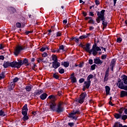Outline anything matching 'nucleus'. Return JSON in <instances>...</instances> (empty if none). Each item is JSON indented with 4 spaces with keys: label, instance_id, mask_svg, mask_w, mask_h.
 <instances>
[{
    "label": "nucleus",
    "instance_id": "nucleus-57",
    "mask_svg": "<svg viewBox=\"0 0 127 127\" xmlns=\"http://www.w3.org/2000/svg\"><path fill=\"white\" fill-rule=\"evenodd\" d=\"M31 32H32V31H26L25 32V34H26V35H28V34H29V33H31Z\"/></svg>",
    "mask_w": 127,
    "mask_h": 127
},
{
    "label": "nucleus",
    "instance_id": "nucleus-55",
    "mask_svg": "<svg viewBox=\"0 0 127 127\" xmlns=\"http://www.w3.org/2000/svg\"><path fill=\"white\" fill-rule=\"evenodd\" d=\"M58 36H61V33L60 32H58L57 33V37H58Z\"/></svg>",
    "mask_w": 127,
    "mask_h": 127
},
{
    "label": "nucleus",
    "instance_id": "nucleus-54",
    "mask_svg": "<svg viewBox=\"0 0 127 127\" xmlns=\"http://www.w3.org/2000/svg\"><path fill=\"white\" fill-rule=\"evenodd\" d=\"M89 63L90 64V65H92V64H93V60H89Z\"/></svg>",
    "mask_w": 127,
    "mask_h": 127
},
{
    "label": "nucleus",
    "instance_id": "nucleus-44",
    "mask_svg": "<svg viewBox=\"0 0 127 127\" xmlns=\"http://www.w3.org/2000/svg\"><path fill=\"white\" fill-rule=\"evenodd\" d=\"M122 38H117V42H118V43H121L122 42Z\"/></svg>",
    "mask_w": 127,
    "mask_h": 127
},
{
    "label": "nucleus",
    "instance_id": "nucleus-41",
    "mask_svg": "<svg viewBox=\"0 0 127 127\" xmlns=\"http://www.w3.org/2000/svg\"><path fill=\"white\" fill-rule=\"evenodd\" d=\"M127 119V115H123L122 117V120H123V121H126V120Z\"/></svg>",
    "mask_w": 127,
    "mask_h": 127
},
{
    "label": "nucleus",
    "instance_id": "nucleus-6",
    "mask_svg": "<svg viewBox=\"0 0 127 127\" xmlns=\"http://www.w3.org/2000/svg\"><path fill=\"white\" fill-rule=\"evenodd\" d=\"M87 97V94L86 93H83L80 95V97L77 100L79 104H83L84 101H85V98Z\"/></svg>",
    "mask_w": 127,
    "mask_h": 127
},
{
    "label": "nucleus",
    "instance_id": "nucleus-38",
    "mask_svg": "<svg viewBox=\"0 0 127 127\" xmlns=\"http://www.w3.org/2000/svg\"><path fill=\"white\" fill-rule=\"evenodd\" d=\"M27 112L28 111L25 110H22V114L23 115V116H26L27 115Z\"/></svg>",
    "mask_w": 127,
    "mask_h": 127
},
{
    "label": "nucleus",
    "instance_id": "nucleus-61",
    "mask_svg": "<svg viewBox=\"0 0 127 127\" xmlns=\"http://www.w3.org/2000/svg\"><path fill=\"white\" fill-rule=\"evenodd\" d=\"M82 13H83L84 16H86V15H87V13L85 12L84 11H83V12H82Z\"/></svg>",
    "mask_w": 127,
    "mask_h": 127
},
{
    "label": "nucleus",
    "instance_id": "nucleus-53",
    "mask_svg": "<svg viewBox=\"0 0 127 127\" xmlns=\"http://www.w3.org/2000/svg\"><path fill=\"white\" fill-rule=\"evenodd\" d=\"M64 49V46L61 45L60 46V50H63Z\"/></svg>",
    "mask_w": 127,
    "mask_h": 127
},
{
    "label": "nucleus",
    "instance_id": "nucleus-14",
    "mask_svg": "<svg viewBox=\"0 0 127 127\" xmlns=\"http://www.w3.org/2000/svg\"><path fill=\"white\" fill-rule=\"evenodd\" d=\"M91 45L90 44H87L85 46V48L84 49L85 51H86L87 52H88L90 54H91Z\"/></svg>",
    "mask_w": 127,
    "mask_h": 127
},
{
    "label": "nucleus",
    "instance_id": "nucleus-21",
    "mask_svg": "<svg viewBox=\"0 0 127 127\" xmlns=\"http://www.w3.org/2000/svg\"><path fill=\"white\" fill-rule=\"evenodd\" d=\"M47 94L43 93L40 96V99H41V100H45V99L47 98Z\"/></svg>",
    "mask_w": 127,
    "mask_h": 127
},
{
    "label": "nucleus",
    "instance_id": "nucleus-11",
    "mask_svg": "<svg viewBox=\"0 0 127 127\" xmlns=\"http://www.w3.org/2000/svg\"><path fill=\"white\" fill-rule=\"evenodd\" d=\"M74 75H75V73H72L70 75V80L72 83H76L77 82V79Z\"/></svg>",
    "mask_w": 127,
    "mask_h": 127
},
{
    "label": "nucleus",
    "instance_id": "nucleus-30",
    "mask_svg": "<svg viewBox=\"0 0 127 127\" xmlns=\"http://www.w3.org/2000/svg\"><path fill=\"white\" fill-rule=\"evenodd\" d=\"M42 93H43V90H39L35 92V94H36V95H40L41 94H42Z\"/></svg>",
    "mask_w": 127,
    "mask_h": 127
},
{
    "label": "nucleus",
    "instance_id": "nucleus-36",
    "mask_svg": "<svg viewBox=\"0 0 127 127\" xmlns=\"http://www.w3.org/2000/svg\"><path fill=\"white\" fill-rule=\"evenodd\" d=\"M88 37V35H82L79 37V39H84V38H87Z\"/></svg>",
    "mask_w": 127,
    "mask_h": 127
},
{
    "label": "nucleus",
    "instance_id": "nucleus-20",
    "mask_svg": "<svg viewBox=\"0 0 127 127\" xmlns=\"http://www.w3.org/2000/svg\"><path fill=\"white\" fill-rule=\"evenodd\" d=\"M3 66L4 68H7V67H9V66H10V63L8 62H4Z\"/></svg>",
    "mask_w": 127,
    "mask_h": 127
},
{
    "label": "nucleus",
    "instance_id": "nucleus-49",
    "mask_svg": "<svg viewBox=\"0 0 127 127\" xmlns=\"http://www.w3.org/2000/svg\"><path fill=\"white\" fill-rule=\"evenodd\" d=\"M68 126H69V127H74V123H68Z\"/></svg>",
    "mask_w": 127,
    "mask_h": 127
},
{
    "label": "nucleus",
    "instance_id": "nucleus-34",
    "mask_svg": "<svg viewBox=\"0 0 127 127\" xmlns=\"http://www.w3.org/2000/svg\"><path fill=\"white\" fill-rule=\"evenodd\" d=\"M22 111H28V109H27V104H25L23 107V110Z\"/></svg>",
    "mask_w": 127,
    "mask_h": 127
},
{
    "label": "nucleus",
    "instance_id": "nucleus-46",
    "mask_svg": "<svg viewBox=\"0 0 127 127\" xmlns=\"http://www.w3.org/2000/svg\"><path fill=\"white\" fill-rule=\"evenodd\" d=\"M91 68L92 70H95V69H96V64H94L91 65Z\"/></svg>",
    "mask_w": 127,
    "mask_h": 127
},
{
    "label": "nucleus",
    "instance_id": "nucleus-58",
    "mask_svg": "<svg viewBox=\"0 0 127 127\" xmlns=\"http://www.w3.org/2000/svg\"><path fill=\"white\" fill-rule=\"evenodd\" d=\"M3 59H4V57H3V56H0V60H3Z\"/></svg>",
    "mask_w": 127,
    "mask_h": 127
},
{
    "label": "nucleus",
    "instance_id": "nucleus-42",
    "mask_svg": "<svg viewBox=\"0 0 127 127\" xmlns=\"http://www.w3.org/2000/svg\"><path fill=\"white\" fill-rule=\"evenodd\" d=\"M16 26L18 28H20V27H21V24H20V23H17L16 24Z\"/></svg>",
    "mask_w": 127,
    "mask_h": 127
},
{
    "label": "nucleus",
    "instance_id": "nucleus-26",
    "mask_svg": "<svg viewBox=\"0 0 127 127\" xmlns=\"http://www.w3.org/2000/svg\"><path fill=\"white\" fill-rule=\"evenodd\" d=\"M37 61L39 63H40V62H43L44 63H47V61H43V59H42V58H39V59L37 60Z\"/></svg>",
    "mask_w": 127,
    "mask_h": 127
},
{
    "label": "nucleus",
    "instance_id": "nucleus-16",
    "mask_svg": "<svg viewBox=\"0 0 127 127\" xmlns=\"http://www.w3.org/2000/svg\"><path fill=\"white\" fill-rule=\"evenodd\" d=\"M62 103H59L58 105V109L57 111L58 113H61V112L63 111V108H62Z\"/></svg>",
    "mask_w": 127,
    "mask_h": 127
},
{
    "label": "nucleus",
    "instance_id": "nucleus-18",
    "mask_svg": "<svg viewBox=\"0 0 127 127\" xmlns=\"http://www.w3.org/2000/svg\"><path fill=\"white\" fill-rule=\"evenodd\" d=\"M115 63H116V61L115 60H112L111 63L110 67H111L112 71L114 70V67H115Z\"/></svg>",
    "mask_w": 127,
    "mask_h": 127
},
{
    "label": "nucleus",
    "instance_id": "nucleus-23",
    "mask_svg": "<svg viewBox=\"0 0 127 127\" xmlns=\"http://www.w3.org/2000/svg\"><path fill=\"white\" fill-rule=\"evenodd\" d=\"M105 89H106V95H109V94H110V91L111 90V88H110L109 86H106L105 87Z\"/></svg>",
    "mask_w": 127,
    "mask_h": 127
},
{
    "label": "nucleus",
    "instance_id": "nucleus-29",
    "mask_svg": "<svg viewBox=\"0 0 127 127\" xmlns=\"http://www.w3.org/2000/svg\"><path fill=\"white\" fill-rule=\"evenodd\" d=\"M47 49V50H49V49L47 47H43L42 48L40 49V51L42 52H43L44 51H45Z\"/></svg>",
    "mask_w": 127,
    "mask_h": 127
},
{
    "label": "nucleus",
    "instance_id": "nucleus-19",
    "mask_svg": "<svg viewBox=\"0 0 127 127\" xmlns=\"http://www.w3.org/2000/svg\"><path fill=\"white\" fill-rule=\"evenodd\" d=\"M122 81H123L124 83L127 85V76L126 75H122Z\"/></svg>",
    "mask_w": 127,
    "mask_h": 127
},
{
    "label": "nucleus",
    "instance_id": "nucleus-7",
    "mask_svg": "<svg viewBox=\"0 0 127 127\" xmlns=\"http://www.w3.org/2000/svg\"><path fill=\"white\" fill-rule=\"evenodd\" d=\"M23 49V48L22 47L20 46H17L14 52V55H15V56H18L19 53H20V51H21V50Z\"/></svg>",
    "mask_w": 127,
    "mask_h": 127
},
{
    "label": "nucleus",
    "instance_id": "nucleus-2",
    "mask_svg": "<svg viewBox=\"0 0 127 127\" xmlns=\"http://www.w3.org/2000/svg\"><path fill=\"white\" fill-rule=\"evenodd\" d=\"M49 99H52V100L50 103V109H51L52 111H55V107H56V104H55L54 102V101H55V97L53 95H50L49 97Z\"/></svg>",
    "mask_w": 127,
    "mask_h": 127
},
{
    "label": "nucleus",
    "instance_id": "nucleus-60",
    "mask_svg": "<svg viewBox=\"0 0 127 127\" xmlns=\"http://www.w3.org/2000/svg\"><path fill=\"white\" fill-rule=\"evenodd\" d=\"M64 24H67V20H64L63 21Z\"/></svg>",
    "mask_w": 127,
    "mask_h": 127
},
{
    "label": "nucleus",
    "instance_id": "nucleus-48",
    "mask_svg": "<svg viewBox=\"0 0 127 127\" xmlns=\"http://www.w3.org/2000/svg\"><path fill=\"white\" fill-rule=\"evenodd\" d=\"M106 58H107V55H103L101 57V59L103 60L106 59Z\"/></svg>",
    "mask_w": 127,
    "mask_h": 127
},
{
    "label": "nucleus",
    "instance_id": "nucleus-28",
    "mask_svg": "<svg viewBox=\"0 0 127 127\" xmlns=\"http://www.w3.org/2000/svg\"><path fill=\"white\" fill-rule=\"evenodd\" d=\"M114 117L116 119H117L118 120V119H121V118H122V115H121L119 114H115L114 115Z\"/></svg>",
    "mask_w": 127,
    "mask_h": 127
},
{
    "label": "nucleus",
    "instance_id": "nucleus-52",
    "mask_svg": "<svg viewBox=\"0 0 127 127\" xmlns=\"http://www.w3.org/2000/svg\"><path fill=\"white\" fill-rule=\"evenodd\" d=\"M47 53H44L42 54V57H47Z\"/></svg>",
    "mask_w": 127,
    "mask_h": 127
},
{
    "label": "nucleus",
    "instance_id": "nucleus-39",
    "mask_svg": "<svg viewBox=\"0 0 127 127\" xmlns=\"http://www.w3.org/2000/svg\"><path fill=\"white\" fill-rule=\"evenodd\" d=\"M10 86H11V89L10 90H12V89H13V88H14V86H15V84H14V82H13V83L11 82L10 83Z\"/></svg>",
    "mask_w": 127,
    "mask_h": 127
},
{
    "label": "nucleus",
    "instance_id": "nucleus-5",
    "mask_svg": "<svg viewBox=\"0 0 127 127\" xmlns=\"http://www.w3.org/2000/svg\"><path fill=\"white\" fill-rule=\"evenodd\" d=\"M79 114H80V111L78 110H73L72 111L71 114H69V118H71V119H73V120H75L76 121V120H77V118H78L76 115H79Z\"/></svg>",
    "mask_w": 127,
    "mask_h": 127
},
{
    "label": "nucleus",
    "instance_id": "nucleus-9",
    "mask_svg": "<svg viewBox=\"0 0 127 127\" xmlns=\"http://www.w3.org/2000/svg\"><path fill=\"white\" fill-rule=\"evenodd\" d=\"M61 64L58 62H55L52 63V67L54 69H57L58 67H60Z\"/></svg>",
    "mask_w": 127,
    "mask_h": 127
},
{
    "label": "nucleus",
    "instance_id": "nucleus-1",
    "mask_svg": "<svg viewBox=\"0 0 127 127\" xmlns=\"http://www.w3.org/2000/svg\"><path fill=\"white\" fill-rule=\"evenodd\" d=\"M98 17L96 19L97 23H100V20H102V24L103 25V28L107 27L108 22L105 21V10H102L100 12H97Z\"/></svg>",
    "mask_w": 127,
    "mask_h": 127
},
{
    "label": "nucleus",
    "instance_id": "nucleus-63",
    "mask_svg": "<svg viewBox=\"0 0 127 127\" xmlns=\"http://www.w3.org/2000/svg\"><path fill=\"white\" fill-rule=\"evenodd\" d=\"M124 110H125L124 111L125 114H126V115H127V109L124 108Z\"/></svg>",
    "mask_w": 127,
    "mask_h": 127
},
{
    "label": "nucleus",
    "instance_id": "nucleus-15",
    "mask_svg": "<svg viewBox=\"0 0 127 127\" xmlns=\"http://www.w3.org/2000/svg\"><path fill=\"white\" fill-rule=\"evenodd\" d=\"M8 11L10 12V13L12 14H13L15 12H16V10L15 8L12 7H9L8 8Z\"/></svg>",
    "mask_w": 127,
    "mask_h": 127
},
{
    "label": "nucleus",
    "instance_id": "nucleus-8",
    "mask_svg": "<svg viewBox=\"0 0 127 127\" xmlns=\"http://www.w3.org/2000/svg\"><path fill=\"white\" fill-rule=\"evenodd\" d=\"M118 88L122 89V90H125L126 91H127V85L125 86L124 85V82L123 81L119 83Z\"/></svg>",
    "mask_w": 127,
    "mask_h": 127
},
{
    "label": "nucleus",
    "instance_id": "nucleus-33",
    "mask_svg": "<svg viewBox=\"0 0 127 127\" xmlns=\"http://www.w3.org/2000/svg\"><path fill=\"white\" fill-rule=\"evenodd\" d=\"M88 22L89 23H92V24H95V21H94V20H93L92 17H91L90 19H89Z\"/></svg>",
    "mask_w": 127,
    "mask_h": 127
},
{
    "label": "nucleus",
    "instance_id": "nucleus-51",
    "mask_svg": "<svg viewBox=\"0 0 127 127\" xmlns=\"http://www.w3.org/2000/svg\"><path fill=\"white\" fill-rule=\"evenodd\" d=\"M84 81H85V79H84V78H81L79 80V83H83V82H84Z\"/></svg>",
    "mask_w": 127,
    "mask_h": 127
},
{
    "label": "nucleus",
    "instance_id": "nucleus-32",
    "mask_svg": "<svg viewBox=\"0 0 127 127\" xmlns=\"http://www.w3.org/2000/svg\"><path fill=\"white\" fill-rule=\"evenodd\" d=\"M0 116H2V117H5V113H4V111L2 110L0 111Z\"/></svg>",
    "mask_w": 127,
    "mask_h": 127
},
{
    "label": "nucleus",
    "instance_id": "nucleus-13",
    "mask_svg": "<svg viewBox=\"0 0 127 127\" xmlns=\"http://www.w3.org/2000/svg\"><path fill=\"white\" fill-rule=\"evenodd\" d=\"M94 62L95 64H100V65L103 64V61H102L99 58L94 59Z\"/></svg>",
    "mask_w": 127,
    "mask_h": 127
},
{
    "label": "nucleus",
    "instance_id": "nucleus-47",
    "mask_svg": "<svg viewBox=\"0 0 127 127\" xmlns=\"http://www.w3.org/2000/svg\"><path fill=\"white\" fill-rule=\"evenodd\" d=\"M18 81V78L15 77L13 79V83H16V82H17Z\"/></svg>",
    "mask_w": 127,
    "mask_h": 127
},
{
    "label": "nucleus",
    "instance_id": "nucleus-27",
    "mask_svg": "<svg viewBox=\"0 0 127 127\" xmlns=\"http://www.w3.org/2000/svg\"><path fill=\"white\" fill-rule=\"evenodd\" d=\"M17 64L18 65V69L21 67V65L23 64L22 61H20L19 62H17Z\"/></svg>",
    "mask_w": 127,
    "mask_h": 127
},
{
    "label": "nucleus",
    "instance_id": "nucleus-37",
    "mask_svg": "<svg viewBox=\"0 0 127 127\" xmlns=\"http://www.w3.org/2000/svg\"><path fill=\"white\" fill-rule=\"evenodd\" d=\"M59 72L60 74H63L65 72V70L64 69L61 68L59 69Z\"/></svg>",
    "mask_w": 127,
    "mask_h": 127
},
{
    "label": "nucleus",
    "instance_id": "nucleus-59",
    "mask_svg": "<svg viewBox=\"0 0 127 127\" xmlns=\"http://www.w3.org/2000/svg\"><path fill=\"white\" fill-rule=\"evenodd\" d=\"M89 15H91V16H94V13H93V12H90Z\"/></svg>",
    "mask_w": 127,
    "mask_h": 127
},
{
    "label": "nucleus",
    "instance_id": "nucleus-25",
    "mask_svg": "<svg viewBox=\"0 0 127 127\" xmlns=\"http://www.w3.org/2000/svg\"><path fill=\"white\" fill-rule=\"evenodd\" d=\"M31 89H32V86H27L25 87V90H26L27 92H30V91H31Z\"/></svg>",
    "mask_w": 127,
    "mask_h": 127
},
{
    "label": "nucleus",
    "instance_id": "nucleus-40",
    "mask_svg": "<svg viewBox=\"0 0 127 127\" xmlns=\"http://www.w3.org/2000/svg\"><path fill=\"white\" fill-rule=\"evenodd\" d=\"M23 64L28 65V60H27L26 59H24L23 60Z\"/></svg>",
    "mask_w": 127,
    "mask_h": 127
},
{
    "label": "nucleus",
    "instance_id": "nucleus-50",
    "mask_svg": "<svg viewBox=\"0 0 127 127\" xmlns=\"http://www.w3.org/2000/svg\"><path fill=\"white\" fill-rule=\"evenodd\" d=\"M95 3L96 5H99V4H100V1H99V0H95Z\"/></svg>",
    "mask_w": 127,
    "mask_h": 127
},
{
    "label": "nucleus",
    "instance_id": "nucleus-43",
    "mask_svg": "<svg viewBox=\"0 0 127 127\" xmlns=\"http://www.w3.org/2000/svg\"><path fill=\"white\" fill-rule=\"evenodd\" d=\"M54 78H55V79H58L59 78V76L57 75L56 73H54L53 74Z\"/></svg>",
    "mask_w": 127,
    "mask_h": 127
},
{
    "label": "nucleus",
    "instance_id": "nucleus-10",
    "mask_svg": "<svg viewBox=\"0 0 127 127\" xmlns=\"http://www.w3.org/2000/svg\"><path fill=\"white\" fill-rule=\"evenodd\" d=\"M10 66L12 67V68H17L18 69V65L17 64V62H13L11 63H10Z\"/></svg>",
    "mask_w": 127,
    "mask_h": 127
},
{
    "label": "nucleus",
    "instance_id": "nucleus-3",
    "mask_svg": "<svg viewBox=\"0 0 127 127\" xmlns=\"http://www.w3.org/2000/svg\"><path fill=\"white\" fill-rule=\"evenodd\" d=\"M98 51H101L100 47H97V45L95 44L93 46L92 48L90 50V54L92 53L94 56H96L98 54Z\"/></svg>",
    "mask_w": 127,
    "mask_h": 127
},
{
    "label": "nucleus",
    "instance_id": "nucleus-56",
    "mask_svg": "<svg viewBox=\"0 0 127 127\" xmlns=\"http://www.w3.org/2000/svg\"><path fill=\"white\" fill-rule=\"evenodd\" d=\"M74 39H75V42H76L77 43H78L79 42V39L76 38H74Z\"/></svg>",
    "mask_w": 127,
    "mask_h": 127
},
{
    "label": "nucleus",
    "instance_id": "nucleus-45",
    "mask_svg": "<svg viewBox=\"0 0 127 127\" xmlns=\"http://www.w3.org/2000/svg\"><path fill=\"white\" fill-rule=\"evenodd\" d=\"M123 112H124V108H121L119 111V114L121 115L123 114Z\"/></svg>",
    "mask_w": 127,
    "mask_h": 127
},
{
    "label": "nucleus",
    "instance_id": "nucleus-24",
    "mask_svg": "<svg viewBox=\"0 0 127 127\" xmlns=\"http://www.w3.org/2000/svg\"><path fill=\"white\" fill-rule=\"evenodd\" d=\"M69 62H64V63H62V65H63L64 67L67 68V67H69Z\"/></svg>",
    "mask_w": 127,
    "mask_h": 127
},
{
    "label": "nucleus",
    "instance_id": "nucleus-35",
    "mask_svg": "<svg viewBox=\"0 0 127 127\" xmlns=\"http://www.w3.org/2000/svg\"><path fill=\"white\" fill-rule=\"evenodd\" d=\"M22 119L24 122H25V121H27V120H28V116H27V115H24Z\"/></svg>",
    "mask_w": 127,
    "mask_h": 127
},
{
    "label": "nucleus",
    "instance_id": "nucleus-22",
    "mask_svg": "<svg viewBox=\"0 0 127 127\" xmlns=\"http://www.w3.org/2000/svg\"><path fill=\"white\" fill-rule=\"evenodd\" d=\"M52 59L53 60V62H58V59H57V56L56 55H54L52 57Z\"/></svg>",
    "mask_w": 127,
    "mask_h": 127
},
{
    "label": "nucleus",
    "instance_id": "nucleus-64",
    "mask_svg": "<svg viewBox=\"0 0 127 127\" xmlns=\"http://www.w3.org/2000/svg\"><path fill=\"white\" fill-rule=\"evenodd\" d=\"M109 105H111L112 106H114V104L112 102V101H109Z\"/></svg>",
    "mask_w": 127,
    "mask_h": 127
},
{
    "label": "nucleus",
    "instance_id": "nucleus-17",
    "mask_svg": "<svg viewBox=\"0 0 127 127\" xmlns=\"http://www.w3.org/2000/svg\"><path fill=\"white\" fill-rule=\"evenodd\" d=\"M113 127H127V125H125L123 126V124L120 123H116L114 125Z\"/></svg>",
    "mask_w": 127,
    "mask_h": 127
},
{
    "label": "nucleus",
    "instance_id": "nucleus-12",
    "mask_svg": "<svg viewBox=\"0 0 127 127\" xmlns=\"http://www.w3.org/2000/svg\"><path fill=\"white\" fill-rule=\"evenodd\" d=\"M109 69H107L105 72V75L104 78V82H107L109 79Z\"/></svg>",
    "mask_w": 127,
    "mask_h": 127
},
{
    "label": "nucleus",
    "instance_id": "nucleus-4",
    "mask_svg": "<svg viewBox=\"0 0 127 127\" xmlns=\"http://www.w3.org/2000/svg\"><path fill=\"white\" fill-rule=\"evenodd\" d=\"M93 77L94 75H93V74H90L88 76L87 81L84 82L85 87L87 89H89V88H90V86H91V82Z\"/></svg>",
    "mask_w": 127,
    "mask_h": 127
},
{
    "label": "nucleus",
    "instance_id": "nucleus-31",
    "mask_svg": "<svg viewBox=\"0 0 127 127\" xmlns=\"http://www.w3.org/2000/svg\"><path fill=\"white\" fill-rule=\"evenodd\" d=\"M5 77V75L4 74V72H2L1 74H0V80H1V79H3Z\"/></svg>",
    "mask_w": 127,
    "mask_h": 127
},
{
    "label": "nucleus",
    "instance_id": "nucleus-62",
    "mask_svg": "<svg viewBox=\"0 0 127 127\" xmlns=\"http://www.w3.org/2000/svg\"><path fill=\"white\" fill-rule=\"evenodd\" d=\"M93 29H94V27L93 26L89 27V30H93Z\"/></svg>",
    "mask_w": 127,
    "mask_h": 127
}]
</instances>
